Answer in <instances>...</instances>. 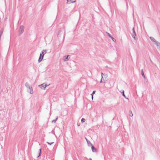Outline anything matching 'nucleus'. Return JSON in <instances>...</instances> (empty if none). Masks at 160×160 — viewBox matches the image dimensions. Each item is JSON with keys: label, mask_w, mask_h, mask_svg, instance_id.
<instances>
[{"label": "nucleus", "mask_w": 160, "mask_h": 160, "mask_svg": "<svg viewBox=\"0 0 160 160\" xmlns=\"http://www.w3.org/2000/svg\"><path fill=\"white\" fill-rule=\"evenodd\" d=\"M25 86L28 88V92L31 94L33 92V91L32 90V87H30L28 83L27 82L25 84Z\"/></svg>", "instance_id": "nucleus-1"}, {"label": "nucleus", "mask_w": 160, "mask_h": 160, "mask_svg": "<svg viewBox=\"0 0 160 160\" xmlns=\"http://www.w3.org/2000/svg\"><path fill=\"white\" fill-rule=\"evenodd\" d=\"M132 36L135 40H137L138 39L136 37V34L135 32L134 28L133 27L132 28Z\"/></svg>", "instance_id": "nucleus-2"}, {"label": "nucleus", "mask_w": 160, "mask_h": 160, "mask_svg": "<svg viewBox=\"0 0 160 160\" xmlns=\"http://www.w3.org/2000/svg\"><path fill=\"white\" fill-rule=\"evenodd\" d=\"M24 29V26L22 25L20 27L19 29V32L20 35L22 34L23 33Z\"/></svg>", "instance_id": "nucleus-3"}, {"label": "nucleus", "mask_w": 160, "mask_h": 160, "mask_svg": "<svg viewBox=\"0 0 160 160\" xmlns=\"http://www.w3.org/2000/svg\"><path fill=\"white\" fill-rule=\"evenodd\" d=\"M43 52H42L40 54L39 58L38 59V62H41L43 58L44 54H43Z\"/></svg>", "instance_id": "nucleus-4"}, {"label": "nucleus", "mask_w": 160, "mask_h": 160, "mask_svg": "<svg viewBox=\"0 0 160 160\" xmlns=\"http://www.w3.org/2000/svg\"><path fill=\"white\" fill-rule=\"evenodd\" d=\"M47 86L46 84L44 83L42 84L41 85H39L38 86L42 89H45V88Z\"/></svg>", "instance_id": "nucleus-5"}, {"label": "nucleus", "mask_w": 160, "mask_h": 160, "mask_svg": "<svg viewBox=\"0 0 160 160\" xmlns=\"http://www.w3.org/2000/svg\"><path fill=\"white\" fill-rule=\"evenodd\" d=\"M91 148L92 150V152H96L97 151V149L92 144V145H91Z\"/></svg>", "instance_id": "nucleus-6"}, {"label": "nucleus", "mask_w": 160, "mask_h": 160, "mask_svg": "<svg viewBox=\"0 0 160 160\" xmlns=\"http://www.w3.org/2000/svg\"><path fill=\"white\" fill-rule=\"evenodd\" d=\"M155 44L157 46L158 48L160 49V43L158 41L155 42Z\"/></svg>", "instance_id": "nucleus-7"}, {"label": "nucleus", "mask_w": 160, "mask_h": 160, "mask_svg": "<svg viewBox=\"0 0 160 160\" xmlns=\"http://www.w3.org/2000/svg\"><path fill=\"white\" fill-rule=\"evenodd\" d=\"M67 4H71V3H74L76 1H72L71 0H67Z\"/></svg>", "instance_id": "nucleus-8"}, {"label": "nucleus", "mask_w": 160, "mask_h": 160, "mask_svg": "<svg viewBox=\"0 0 160 160\" xmlns=\"http://www.w3.org/2000/svg\"><path fill=\"white\" fill-rule=\"evenodd\" d=\"M85 139L87 141V142L88 144V146H90L91 145H92V143H91L90 142L89 140H88L86 138H85Z\"/></svg>", "instance_id": "nucleus-9"}, {"label": "nucleus", "mask_w": 160, "mask_h": 160, "mask_svg": "<svg viewBox=\"0 0 160 160\" xmlns=\"http://www.w3.org/2000/svg\"><path fill=\"white\" fill-rule=\"evenodd\" d=\"M108 36L109 37H110L113 42L116 41L115 39L114 38H113L112 36H111V35L109 33H108Z\"/></svg>", "instance_id": "nucleus-10"}, {"label": "nucleus", "mask_w": 160, "mask_h": 160, "mask_svg": "<svg viewBox=\"0 0 160 160\" xmlns=\"http://www.w3.org/2000/svg\"><path fill=\"white\" fill-rule=\"evenodd\" d=\"M149 38L152 41L154 42H155L157 41L155 39L152 37H150Z\"/></svg>", "instance_id": "nucleus-11"}, {"label": "nucleus", "mask_w": 160, "mask_h": 160, "mask_svg": "<svg viewBox=\"0 0 160 160\" xmlns=\"http://www.w3.org/2000/svg\"><path fill=\"white\" fill-rule=\"evenodd\" d=\"M129 115L130 117H132L133 116V114L131 111L130 110L129 112Z\"/></svg>", "instance_id": "nucleus-12"}, {"label": "nucleus", "mask_w": 160, "mask_h": 160, "mask_svg": "<svg viewBox=\"0 0 160 160\" xmlns=\"http://www.w3.org/2000/svg\"><path fill=\"white\" fill-rule=\"evenodd\" d=\"M69 56H70L69 55H68L65 56V58L64 59V61H68V57Z\"/></svg>", "instance_id": "nucleus-13"}, {"label": "nucleus", "mask_w": 160, "mask_h": 160, "mask_svg": "<svg viewBox=\"0 0 160 160\" xmlns=\"http://www.w3.org/2000/svg\"><path fill=\"white\" fill-rule=\"evenodd\" d=\"M121 93L122 94V95L123 97H125V95L124 94V91L123 90H121Z\"/></svg>", "instance_id": "nucleus-14"}, {"label": "nucleus", "mask_w": 160, "mask_h": 160, "mask_svg": "<svg viewBox=\"0 0 160 160\" xmlns=\"http://www.w3.org/2000/svg\"><path fill=\"white\" fill-rule=\"evenodd\" d=\"M58 119V117H57V118L55 119H54L52 121V123H56V122L57 121V120Z\"/></svg>", "instance_id": "nucleus-15"}, {"label": "nucleus", "mask_w": 160, "mask_h": 160, "mask_svg": "<svg viewBox=\"0 0 160 160\" xmlns=\"http://www.w3.org/2000/svg\"><path fill=\"white\" fill-rule=\"evenodd\" d=\"M141 74L142 75V76L144 78H145V76L144 75V74L143 71V69H142L141 70Z\"/></svg>", "instance_id": "nucleus-16"}, {"label": "nucleus", "mask_w": 160, "mask_h": 160, "mask_svg": "<svg viewBox=\"0 0 160 160\" xmlns=\"http://www.w3.org/2000/svg\"><path fill=\"white\" fill-rule=\"evenodd\" d=\"M41 151L42 149L41 148L39 149V154L38 156L37 157V158H38L39 156H40L41 155Z\"/></svg>", "instance_id": "nucleus-17"}, {"label": "nucleus", "mask_w": 160, "mask_h": 160, "mask_svg": "<svg viewBox=\"0 0 160 160\" xmlns=\"http://www.w3.org/2000/svg\"><path fill=\"white\" fill-rule=\"evenodd\" d=\"M96 92L95 91H93L92 92V93L91 94V95L92 96V99L93 98V95H94V94H95Z\"/></svg>", "instance_id": "nucleus-18"}, {"label": "nucleus", "mask_w": 160, "mask_h": 160, "mask_svg": "<svg viewBox=\"0 0 160 160\" xmlns=\"http://www.w3.org/2000/svg\"><path fill=\"white\" fill-rule=\"evenodd\" d=\"M101 76H102V78H101V79L100 81V83H102V80L103 78V77L102 76V75L103 74V73L102 72H101Z\"/></svg>", "instance_id": "nucleus-19"}, {"label": "nucleus", "mask_w": 160, "mask_h": 160, "mask_svg": "<svg viewBox=\"0 0 160 160\" xmlns=\"http://www.w3.org/2000/svg\"><path fill=\"white\" fill-rule=\"evenodd\" d=\"M81 121L82 123L84 122L85 121V119L84 118H82L81 119Z\"/></svg>", "instance_id": "nucleus-20"}, {"label": "nucleus", "mask_w": 160, "mask_h": 160, "mask_svg": "<svg viewBox=\"0 0 160 160\" xmlns=\"http://www.w3.org/2000/svg\"><path fill=\"white\" fill-rule=\"evenodd\" d=\"M47 50H43L42 52H43V54H44V55L47 53Z\"/></svg>", "instance_id": "nucleus-21"}, {"label": "nucleus", "mask_w": 160, "mask_h": 160, "mask_svg": "<svg viewBox=\"0 0 160 160\" xmlns=\"http://www.w3.org/2000/svg\"><path fill=\"white\" fill-rule=\"evenodd\" d=\"M47 142V143H48V144H49V145H52V144L53 143H54L53 142H51V143H50L49 142Z\"/></svg>", "instance_id": "nucleus-22"}, {"label": "nucleus", "mask_w": 160, "mask_h": 160, "mask_svg": "<svg viewBox=\"0 0 160 160\" xmlns=\"http://www.w3.org/2000/svg\"><path fill=\"white\" fill-rule=\"evenodd\" d=\"M125 98L127 99H128V98H127L126 96H125V97H124Z\"/></svg>", "instance_id": "nucleus-23"}, {"label": "nucleus", "mask_w": 160, "mask_h": 160, "mask_svg": "<svg viewBox=\"0 0 160 160\" xmlns=\"http://www.w3.org/2000/svg\"><path fill=\"white\" fill-rule=\"evenodd\" d=\"M105 68H108V66H106V67H105Z\"/></svg>", "instance_id": "nucleus-24"}, {"label": "nucleus", "mask_w": 160, "mask_h": 160, "mask_svg": "<svg viewBox=\"0 0 160 160\" xmlns=\"http://www.w3.org/2000/svg\"><path fill=\"white\" fill-rule=\"evenodd\" d=\"M77 125L78 126H79L80 125V124H78V123Z\"/></svg>", "instance_id": "nucleus-25"}, {"label": "nucleus", "mask_w": 160, "mask_h": 160, "mask_svg": "<svg viewBox=\"0 0 160 160\" xmlns=\"http://www.w3.org/2000/svg\"><path fill=\"white\" fill-rule=\"evenodd\" d=\"M89 160H92V159L91 158H90L89 159Z\"/></svg>", "instance_id": "nucleus-26"}, {"label": "nucleus", "mask_w": 160, "mask_h": 160, "mask_svg": "<svg viewBox=\"0 0 160 160\" xmlns=\"http://www.w3.org/2000/svg\"><path fill=\"white\" fill-rule=\"evenodd\" d=\"M0 111H1V110H0Z\"/></svg>", "instance_id": "nucleus-27"}]
</instances>
